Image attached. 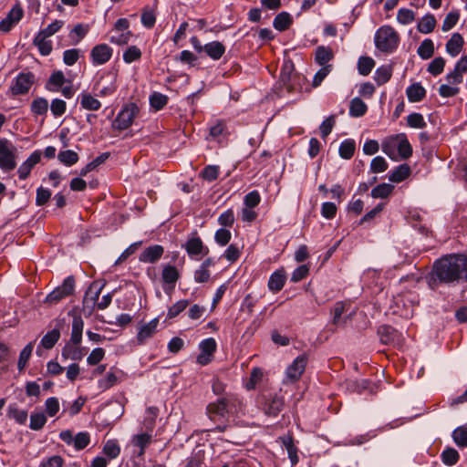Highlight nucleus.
Instances as JSON below:
<instances>
[{"label":"nucleus","mask_w":467,"mask_h":467,"mask_svg":"<svg viewBox=\"0 0 467 467\" xmlns=\"http://www.w3.org/2000/svg\"><path fill=\"white\" fill-rule=\"evenodd\" d=\"M467 282V255L451 254L436 260L430 274L429 285L437 289L440 284L456 285Z\"/></svg>","instance_id":"nucleus-1"},{"label":"nucleus","mask_w":467,"mask_h":467,"mask_svg":"<svg viewBox=\"0 0 467 467\" xmlns=\"http://www.w3.org/2000/svg\"><path fill=\"white\" fill-rule=\"evenodd\" d=\"M69 315L72 317L71 335L68 342L64 346L61 355L66 359L80 360L86 355V348L81 347L84 320L76 312H70Z\"/></svg>","instance_id":"nucleus-2"},{"label":"nucleus","mask_w":467,"mask_h":467,"mask_svg":"<svg viewBox=\"0 0 467 467\" xmlns=\"http://www.w3.org/2000/svg\"><path fill=\"white\" fill-rule=\"evenodd\" d=\"M375 46L381 52L391 53L397 49L400 37L399 33L390 26H380L375 33Z\"/></svg>","instance_id":"nucleus-3"},{"label":"nucleus","mask_w":467,"mask_h":467,"mask_svg":"<svg viewBox=\"0 0 467 467\" xmlns=\"http://www.w3.org/2000/svg\"><path fill=\"white\" fill-rule=\"evenodd\" d=\"M16 148L6 139H0V169L11 171L16 166Z\"/></svg>","instance_id":"nucleus-4"},{"label":"nucleus","mask_w":467,"mask_h":467,"mask_svg":"<svg viewBox=\"0 0 467 467\" xmlns=\"http://www.w3.org/2000/svg\"><path fill=\"white\" fill-rule=\"evenodd\" d=\"M35 82L32 72H21L12 81L9 92L12 96L27 94Z\"/></svg>","instance_id":"nucleus-5"},{"label":"nucleus","mask_w":467,"mask_h":467,"mask_svg":"<svg viewBox=\"0 0 467 467\" xmlns=\"http://www.w3.org/2000/svg\"><path fill=\"white\" fill-rule=\"evenodd\" d=\"M138 113V107L133 104L126 105L117 115L112 122V128L118 130H123L131 126L134 118Z\"/></svg>","instance_id":"nucleus-6"},{"label":"nucleus","mask_w":467,"mask_h":467,"mask_svg":"<svg viewBox=\"0 0 467 467\" xmlns=\"http://www.w3.org/2000/svg\"><path fill=\"white\" fill-rule=\"evenodd\" d=\"M75 280L72 276L67 277L63 284L54 289L46 297V302L54 305L74 293Z\"/></svg>","instance_id":"nucleus-7"},{"label":"nucleus","mask_w":467,"mask_h":467,"mask_svg":"<svg viewBox=\"0 0 467 467\" xmlns=\"http://www.w3.org/2000/svg\"><path fill=\"white\" fill-rule=\"evenodd\" d=\"M308 358L306 354L298 356L285 370V382H296L300 379L306 370Z\"/></svg>","instance_id":"nucleus-8"},{"label":"nucleus","mask_w":467,"mask_h":467,"mask_svg":"<svg viewBox=\"0 0 467 467\" xmlns=\"http://www.w3.org/2000/svg\"><path fill=\"white\" fill-rule=\"evenodd\" d=\"M285 405L284 399L277 395L264 396L260 402L261 409L265 415L276 417L282 411Z\"/></svg>","instance_id":"nucleus-9"},{"label":"nucleus","mask_w":467,"mask_h":467,"mask_svg":"<svg viewBox=\"0 0 467 467\" xmlns=\"http://www.w3.org/2000/svg\"><path fill=\"white\" fill-rule=\"evenodd\" d=\"M217 348V343L214 338L209 337L200 342V354L197 357V363L205 366L209 364Z\"/></svg>","instance_id":"nucleus-10"},{"label":"nucleus","mask_w":467,"mask_h":467,"mask_svg":"<svg viewBox=\"0 0 467 467\" xmlns=\"http://www.w3.org/2000/svg\"><path fill=\"white\" fill-rule=\"evenodd\" d=\"M190 257L199 259L209 254V248L205 246L199 236H192L183 245Z\"/></svg>","instance_id":"nucleus-11"},{"label":"nucleus","mask_w":467,"mask_h":467,"mask_svg":"<svg viewBox=\"0 0 467 467\" xmlns=\"http://www.w3.org/2000/svg\"><path fill=\"white\" fill-rule=\"evenodd\" d=\"M181 278V274L176 266L170 264L163 265L161 267V281L163 289H174L177 282Z\"/></svg>","instance_id":"nucleus-12"},{"label":"nucleus","mask_w":467,"mask_h":467,"mask_svg":"<svg viewBox=\"0 0 467 467\" xmlns=\"http://www.w3.org/2000/svg\"><path fill=\"white\" fill-rule=\"evenodd\" d=\"M159 325V318H153L150 322L140 325L138 328V333L136 336L137 344L142 346L146 344V342L152 338L153 336L157 333Z\"/></svg>","instance_id":"nucleus-13"},{"label":"nucleus","mask_w":467,"mask_h":467,"mask_svg":"<svg viewBox=\"0 0 467 467\" xmlns=\"http://www.w3.org/2000/svg\"><path fill=\"white\" fill-rule=\"evenodd\" d=\"M94 88L99 97L111 96L117 90L116 77L110 74L101 77L95 84Z\"/></svg>","instance_id":"nucleus-14"},{"label":"nucleus","mask_w":467,"mask_h":467,"mask_svg":"<svg viewBox=\"0 0 467 467\" xmlns=\"http://www.w3.org/2000/svg\"><path fill=\"white\" fill-rule=\"evenodd\" d=\"M113 49L107 44L96 45L90 51V57L94 65H104L110 60Z\"/></svg>","instance_id":"nucleus-15"},{"label":"nucleus","mask_w":467,"mask_h":467,"mask_svg":"<svg viewBox=\"0 0 467 467\" xmlns=\"http://www.w3.org/2000/svg\"><path fill=\"white\" fill-rule=\"evenodd\" d=\"M467 73V56H462L455 64L453 70L446 75L450 84L458 85L463 81V75Z\"/></svg>","instance_id":"nucleus-16"},{"label":"nucleus","mask_w":467,"mask_h":467,"mask_svg":"<svg viewBox=\"0 0 467 467\" xmlns=\"http://www.w3.org/2000/svg\"><path fill=\"white\" fill-rule=\"evenodd\" d=\"M227 400L225 398L219 399L216 402L207 406V414L210 420L218 421L227 415Z\"/></svg>","instance_id":"nucleus-17"},{"label":"nucleus","mask_w":467,"mask_h":467,"mask_svg":"<svg viewBox=\"0 0 467 467\" xmlns=\"http://www.w3.org/2000/svg\"><path fill=\"white\" fill-rule=\"evenodd\" d=\"M22 16V8L19 5H15L0 22V31L5 33L9 32L12 27L21 20Z\"/></svg>","instance_id":"nucleus-18"},{"label":"nucleus","mask_w":467,"mask_h":467,"mask_svg":"<svg viewBox=\"0 0 467 467\" xmlns=\"http://www.w3.org/2000/svg\"><path fill=\"white\" fill-rule=\"evenodd\" d=\"M40 160L41 152L39 150L32 152L17 170L19 179L26 180L30 175L32 169L40 161Z\"/></svg>","instance_id":"nucleus-19"},{"label":"nucleus","mask_w":467,"mask_h":467,"mask_svg":"<svg viewBox=\"0 0 467 467\" xmlns=\"http://www.w3.org/2000/svg\"><path fill=\"white\" fill-rule=\"evenodd\" d=\"M164 254L163 246L160 244L150 245L145 248L140 254L139 260L141 263L154 264L158 262Z\"/></svg>","instance_id":"nucleus-20"},{"label":"nucleus","mask_w":467,"mask_h":467,"mask_svg":"<svg viewBox=\"0 0 467 467\" xmlns=\"http://www.w3.org/2000/svg\"><path fill=\"white\" fill-rule=\"evenodd\" d=\"M104 285L105 284L102 283L101 281H93L85 294L84 304H90L92 306L97 305L99 295Z\"/></svg>","instance_id":"nucleus-21"},{"label":"nucleus","mask_w":467,"mask_h":467,"mask_svg":"<svg viewBox=\"0 0 467 467\" xmlns=\"http://www.w3.org/2000/svg\"><path fill=\"white\" fill-rule=\"evenodd\" d=\"M400 139V133L386 138L381 144L383 152L389 158L396 159Z\"/></svg>","instance_id":"nucleus-22"},{"label":"nucleus","mask_w":467,"mask_h":467,"mask_svg":"<svg viewBox=\"0 0 467 467\" xmlns=\"http://www.w3.org/2000/svg\"><path fill=\"white\" fill-rule=\"evenodd\" d=\"M463 45L464 39L462 36L459 33H454L446 43V51L450 56L455 57L462 52Z\"/></svg>","instance_id":"nucleus-23"},{"label":"nucleus","mask_w":467,"mask_h":467,"mask_svg":"<svg viewBox=\"0 0 467 467\" xmlns=\"http://www.w3.org/2000/svg\"><path fill=\"white\" fill-rule=\"evenodd\" d=\"M42 56H48L53 50L52 41L43 32H38L33 40Z\"/></svg>","instance_id":"nucleus-24"},{"label":"nucleus","mask_w":467,"mask_h":467,"mask_svg":"<svg viewBox=\"0 0 467 467\" xmlns=\"http://www.w3.org/2000/svg\"><path fill=\"white\" fill-rule=\"evenodd\" d=\"M67 81L68 80L66 79L64 73L60 70H57L50 75L46 83V88L52 92H58Z\"/></svg>","instance_id":"nucleus-25"},{"label":"nucleus","mask_w":467,"mask_h":467,"mask_svg":"<svg viewBox=\"0 0 467 467\" xmlns=\"http://www.w3.org/2000/svg\"><path fill=\"white\" fill-rule=\"evenodd\" d=\"M78 99L81 108L86 110L97 111L101 108V102L89 92H81Z\"/></svg>","instance_id":"nucleus-26"},{"label":"nucleus","mask_w":467,"mask_h":467,"mask_svg":"<svg viewBox=\"0 0 467 467\" xmlns=\"http://www.w3.org/2000/svg\"><path fill=\"white\" fill-rule=\"evenodd\" d=\"M204 52L213 60H219L225 53V47L219 41H212L204 45Z\"/></svg>","instance_id":"nucleus-27"},{"label":"nucleus","mask_w":467,"mask_h":467,"mask_svg":"<svg viewBox=\"0 0 467 467\" xmlns=\"http://www.w3.org/2000/svg\"><path fill=\"white\" fill-rule=\"evenodd\" d=\"M285 275L284 270H276L274 272L268 280V288L273 293L279 292L285 285Z\"/></svg>","instance_id":"nucleus-28"},{"label":"nucleus","mask_w":467,"mask_h":467,"mask_svg":"<svg viewBox=\"0 0 467 467\" xmlns=\"http://www.w3.org/2000/svg\"><path fill=\"white\" fill-rule=\"evenodd\" d=\"M152 441V436L149 433H140L132 437L131 442L135 447L140 450L137 453L138 456L142 457L145 453V449Z\"/></svg>","instance_id":"nucleus-29"},{"label":"nucleus","mask_w":467,"mask_h":467,"mask_svg":"<svg viewBox=\"0 0 467 467\" xmlns=\"http://www.w3.org/2000/svg\"><path fill=\"white\" fill-rule=\"evenodd\" d=\"M437 25V20L432 14H427L421 17L417 25V29L420 33L430 34Z\"/></svg>","instance_id":"nucleus-30"},{"label":"nucleus","mask_w":467,"mask_h":467,"mask_svg":"<svg viewBox=\"0 0 467 467\" xmlns=\"http://www.w3.org/2000/svg\"><path fill=\"white\" fill-rule=\"evenodd\" d=\"M406 94L410 102H419L425 98L426 90L420 83H414L408 87Z\"/></svg>","instance_id":"nucleus-31"},{"label":"nucleus","mask_w":467,"mask_h":467,"mask_svg":"<svg viewBox=\"0 0 467 467\" xmlns=\"http://www.w3.org/2000/svg\"><path fill=\"white\" fill-rule=\"evenodd\" d=\"M292 23L293 19L290 14L287 12H281L275 17L273 26L276 30L282 32L288 29Z\"/></svg>","instance_id":"nucleus-32"},{"label":"nucleus","mask_w":467,"mask_h":467,"mask_svg":"<svg viewBox=\"0 0 467 467\" xmlns=\"http://www.w3.org/2000/svg\"><path fill=\"white\" fill-rule=\"evenodd\" d=\"M334 57L333 51L328 47H318L316 50L315 59L321 67L328 66L327 63Z\"/></svg>","instance_id":"nucleus-33"},{"label":"nucleus","mask_w":467,"mask_h":467,"mask_svg":"<svg viewBox=\"0 0 467 467\" xmlns=\"http://www.w3.org/2000/svg\"><path fill=\"white\" fill-rule=\"evenodd\" d=\"M368 110V106L366 103L359 98H354L350 101L349 105V115L354 118H359L366 114Z\"/></svg>","instance_id":"nucleus-34"},{"label":"nucleus","mask_w":467,"mask_h":467,"mask_svg":"<svg viewBox=\"0 0 467 467\" xmlns=\"http://www.w3.org/2000/svg\"><path fill=\"white\" fill-rule=\"evenodd\" d=\"M60 338L58 327L47 332L41 339L40 346L45 349H51Z\"/></svg>","instance_id":"nucleus-35"},{"label":"nucleus","mask_w":467,"mask_h":467,"mask_svg":"<svg viewBox=\"0 0 467 467\" xmlns=\"http://www.w3.org/2000/svg\"><path fill=\"white\" fill-rule=\"evenodd\" d=\"M410 169L407 164H401L392 171L389 175V180L394 182H400L409 177Z\"/></svg>","instance_id":"nucleus-36"},{"label":"nucleus","mask_w":467,"mask_h":467,"mask_svg":"<svg viewBox=\"0 0 467 467\" xmlns=\"http://www.w3.org/2000/svg\"><path fill=\"white\" fill-rule=\"evenodd\" d=\"M434 43L431 39H424L418 47L417 53L422 59H429L434 54Z\"/></svg>","instance_id":"nucleus-37"},{"label":"nucleus","mask_w":467,"mask_h":467,"mask_svg":"<svg viewBox=\"0 0 467 467\" xmlns=\"http://www.w3.org/2000/svg\"><path fill=\"white\" fill-rule=\"evenodd\" d=\"M392 76V69L389 66L379 67L374 75V79L378 85L381 86L387 83Z\"/></svg>","instance_id":"nucleus-38"},{"label":"nucleus","mask_w":467,"mask_h":467,"mask_svg":"<svg viewBox=\"0 0 467 467\" xmlns=\"http://www.w3.org/2000/svg\"><path fill=\"white\" fill-rule=\"evenodd\" d=\"M356 150V144L353 140H345L341 142L339 147V155L345 160H349L353 157Z\"/></svg>","instance_id":"nucleus-39"},{"label":"nucleus","mask_w":467,"mask_h":467,"mask_svg":"<svg viewBox=\"0 0 467 467\" xmlns=\"http://www.w3.org/2000/svg\"><path fill=\"white\" fill-rule=\"evenodd\" d=\"M442 462L447 466L455 465L460 458L459 452L454 448H446L441 454Z\"/></svg>","instance_id":"nucleus-40"},{"label":"nucleus","mask_w":467,"mask_h":467,"mask_svg":"<svg viewBox=\"0 0 467 467\" xmlns=\"http://www.w3.org/2000/svg\"><path fill=\"white\" fill-rule=\"evenodd\" d=\"M58 161L66 166H72L78 161V155L71 150H61L57 155Z\"/></svg>","instance_id":"nucleus-41"},{"label":"nucleus","mask_w":467,"mask_h":467,"mask_svg":"<svg viewBox=\"0 0 467 467\" xmlns=\"http://www.w3.org/2000/svg\"><path fill=\"white\" fill-rule=\"evenodd\" d=\"M400 145H398L397 156H400L401 159H408L412 154V148L404 133H400Z\"/></svg>","instance_id":"nucleus-42"},{"label":"nucleus","mask_w":467,"mask_h":467,"mask_svg":"<svg viewBox=\"0 0 467 467\" xmlns=\"http://www.w3.org/2000/svg\"><path fill=\"white\" fill-rule=\"evenodd\" d=\"M375 66V61L369 57H360L358 61V70L362 76H368Z\"/></svg>","instance_id":"nucleus-43"},{"label":"nucleus","mask_w":467,"mask_h":467,"mask_svg":"<svg viewBox=\"0 0 467 467\" xmlns=\"http://www.w3.org/2000/svg\"><path fill=\"white\" fill-rule=\"evenodd\" d=\"M132 36L131 31H120L115 33L113 30L110 31L109 42L118 46L127 45Z\"/></svg>","instance_id":"nucleus-44"},{"label":"nucleus","mask_w":467,"mask_h":467,"mask_svg":"<svg viewBox=\"0 0 467 467\" xmlns=\"http://www.w3.org/2000/svg\"><path fill=\"white\" fill-rule=\"evenodd\" d=\"M34 345L32 342L28 343L20 352L17 368L19 371H23L27 365V362L32 355Z\"/></svg>","instance_id":"nucleus-45"},{"label":"nucleus","mask_w":467,"mask_h":467,"mask_svg":"<svg viewBox=\"0 0 467 467\" xmlns=\"http://www.w3.org/2000/svg\"><path fill=\"white\" fill-rule=\"evenodd\" d=\"M103 453L109 459L117 458L120 453V447L116 440H109L103 447Z\"/></svg>","instance_id":"nucleus-46"},{"label":"nucleus","mask_w":467,"mask_h":467,"mask_svg":"<svg viewBox=\"0 0 467 467\" xmlns=\"http://www.w3.org/2000/svg\"><path fill=\"white\" fill-rule=\"evenodd\" d=\"M47 423V416L43 412H33L30 415L29 428L33 431H39Z\"/></svg>","instance_id":"nucleus-47"},{"label":"nucleus","mask_w":467,"mask_h":467,"mask_svg":"<svg viewBox=\"0 0 467 467\" xmlns=\"http://www.w3.org/2000/svg\"><path fill=\"white\" fill-rule=\"evenodd\" d=\"M393 189L394 186L389 183H381L372 189L371 196L373 198H387L391 194Z\"/></svg>","instance_id":"nucleus-48"},{"label":"nucleus","mask_w":467,"mask_h":467,"mask_svg":"<svg viewBox=\"0 0 467 467\" xmlns=\"http://www.w3.org/2000/svg\"><path fill=\"white\" fill-rule=\"evenodd\" d=\"M453 441L459 447H467V427L460 426L452 432Z\"/></svg>","instance_id":"nucleus-49"},{"label":"nucleus","mask_w":467,"mask_h":467,"mask_svg":"<svg viewBox=\"0 0 467 467\" xmlns=\"http://www.w3.org/2000/svg\"><path fill=\"white\" fill-rule=\"evenodd\" d=\"M142 56L141 50L137 46H130L123 53V60L127 64L140 59Z\"/></svg>","instance_id":"nucleus-50"},{"label":"nucleus","mask_w":467,"mask_h":467,"mask_svg":"<svg viewBox=\"0 0 467 467\" xmlns=\"http://www.w3.org/2000/svg\"><path fill=\"white\" fill-rule=\"evenodd\" d=\"M48 110V101L44 98H36L31 103V111L36 115H46Z\"/></svg>","instance_id":"nucleus-51"},{"label":"nucleus","mask_w":467,"mask_h":467,"mask_svg":"<svg viewBox=\"0 0 467 467\" xmlns=\"http://www.w3.org/2000/svg\"><path fill=\"white\" fill-rule=\"evenodd\" d=\"M460 18V13L458 10H453L448 13L442 22L441 29L443 32L451 30L456 26Z\"/></svg>","instance_id":"nucleus-52"},{"label":"nucleus","mask_w":467,"mask_h":467,"mask_svg":"<svg viewBox=\"0 0 467 467\" xmlns=\"http://www.w3.org/2000/svg\"><path fill=\"white\" fill-rule=\"evenodd\" d=\"M241 253L242 247L237 244H231L224 251L223 257L230 263H234L239 259Z\"/></svg>","instance_id":"nucleus-53"},{"label":"nucleus","mask_w":467,"mask_h":467,"mask_svg":"<svg viewBox=\"0 0 467 467\" xmlns=\"http://www.w3.org/2000/svg\"><path fill=\"white\" fill-rule=\"evenodd\" d=\"M8 417L14 419L18 424H26L27 420V411L20 410L16 406H10L8 409Z\"/></svg>","instance_id":"nucleus-54"},{"label":"nucleus","mask_w":467,"mask_h":467,"mask_svg":"<svg viewBox=\"0 0 467 467\" xmlns=\"http://www.w3.org/2000/svg\"><path fill=\"white\" fill-rule=\"evenodd\" d=\"M445 59L441 57H435L428 66V72L432 76H438L442 73L445 67Z\"/></svg>","instance_id":"nucleus-55"},{"label":"nucleus","mask_w":467,"mask_h":467,"mask_svg":"<svg viewBox=\"0 0 467 467\" xmlns=\"http://www.w3.org/2000/svg\"><path fill=\"white\" fill-rule=\"evenodd\" d=\"M90 442V435L87 431L78 432L74 437L73 445L77 451L85 449Z\"/></svg>","instance_id":"nucleus-56"},{"label":"nucleus","mask_w":467,"mask_h":467,"mask_svg":"<svg viewBox=\"0 0 467 467\" xmlns=\"http://www.w3.org/2000/svg\"><path fill=\"white\" fill-rule=\"evenodd\" d=\"M167 102V96L159 92H153L150 97V106L156 110L163 109Z\"/></svg>","instance_id":"nucleus-57"},{"label":"nucleus","mask_w":467,"mask_h":467,"mask_svg":"<svg viewBox=\"0 0 467 467\" xmlns=\"http://www.w3.org/2000/svg\"><path fill=\"white\" fill-rule=\"evenodd\" d=\"M407 124L410 128L423 129L426 127V121L420 113H411L407 117Z\"/></svg>","instance_id":"nucleus-58"},{"label":"nucleus","mask_w":467,"mask_h":467,"mask_svg":"<svg viewBox=\"0 0 467 467\" xmlns=\"http://www.w3.org/2000/svg\"><path fill=\"white\" fill-rule=\"evenodd\" d=\"M397 20L401 25L411 24L415 20V13L408 8H400L397 13Z\"/></svg>","instance_id":"nucleus-59"},{"label":"nucleus","mask_w":467,"mask_h":467,"mask_svg":"<svg viewBox=\"0 0 467 467\" xmlns=\"http://www.w3.org/2000/svg\"><path fill=\"white\" fill-rule=\"evenodd\" d=\"M50 110L55 118L61 117L67 110V103L63 99H55L51 101Z\"/></svg>","instance_id":"nucleus-60"},{"label":"nucleus","mask_w":467,"mask_h":467,"mask_svg":"<svg viewBox=\"0 0 467 467\" xmlns=\"http://www.w3.org/2000/svg\"><path fill=\"white\" fill-rule=\"evenodd\" d=\"M59 401L57 398L51 397L45 401V411L47 416L54 417L59 411Z\"/></svg>","instance_id":"nucleus-61"},{"label":"nucleus","mask_w":467,"mask_h":467,"mask_svg":"<svg viewBox=\"0 0 467 467\" xmlns=\"http://www.w3.org/2000/svg\"><path fill=\"white\" fill-rule=\"evenodd\" d=\"M231 232L225 228H220L215 232L214 240L220 246L226 245L231 240Z\"/></svg>","instance_id":"nucleus-62"},{"label":"nucleus","mask_w":467,"mask_h":467,"mask_svg":"<svg viewBox=\"0 0 467 467\" xmlns=\"http://www.w3.org/2000/svg\"><path fill=\"white\" fill-rule=\"evenodd\" d=\"M388 169V163L386 160L381 156L375 157L370 163V171L373 173H380Z\"/></svg>","instance_id":"nucleus-63"},{"label":"nucleus","mask_w":467,"mask_h":467,"mask_svg":"<svg viewBox=\"0 0 467 467\" xmlns=\"http://www.w3.org/2000/svg\"><path fill=\"white\" fill-rule=\"evenodd\" d=\"M64 459L59 455H53L41 461L38 467H63Z\"/></svg>","instance_id":"nucleus-64"}]
</instances>
